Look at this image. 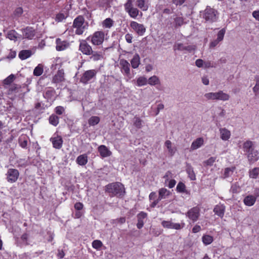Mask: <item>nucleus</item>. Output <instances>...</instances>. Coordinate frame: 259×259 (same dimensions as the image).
Returning a JSON list of instances; mask_svg holds the SVG:
<instances>
[{"mask_svg": "<svg viewBox=\"0 0 259 259\" xmlns=\"http://www.w3.org/2000/svg\"><path fill=\"white\" fill-rule=\"evenodd\" d=\"M105 192L109 193V195L120 197L125 193L123 185L119 182L110 183L105 187Z\"/></svg>", "mask_w": 259, "mask_h": 259, "instance_id": "f257e3e1", "label": "nucleus"}, {"mask_svg": "<svg viewBox=\"0 0 259 259\" xmlns=\"http://www.w3.org/2000/svg\"><path fill=\"white\" fill-rule=\"evenodd\" d=\"M218 15V13L216 10L209 6H207L203 13V18L205 19V22L213 23L217 21Z\"/></svg>", "mask_w": 259, "mask_h": 259, "instance_id": "f03ea898", "label": "nucleus"}, {"mask_svg": "<svg viewBox=\"0 0 259 259\" xmlns=\"http://www.w3.org/2000/svg\"><path fill=\"white\" fill-rule=\"evenodd\" d=\"M204 98L207 100H222L223 101H226L229 100L230 98V96L224 93L222 91H220L218 92H210L208 93H206L204 95Z\"/></svg>", "mask_w": 259, "mask_h": 259, "instance_id": "7ed1b4c3", "label": "nucleus"}, {"mask_svg": "<svg viewBox=\"0 0 259 259\" xmlns=\"http://www.w3.org/2000/svg\"><path fill=\"white\" fill-rule=\"evenodd\" d=\"M134 0H127L124 4V10L129 16L133 18H136L139 14V10L134 7Z\"/></svg>", "mask_w": 259, "mask_h": 259, "instance_id": "20e7f679", "label": "nucleus"}, {"mask_svg": "<svg viewBox=\"0 0 259 259\" xmlns=\"http://www.w3.org/2000/svg\"><path fill=\"white\" fill-rule=\"evenodd\" d=\"M84 21L83 17L81 16H78L74 19L73 26L76 28V34L78 35L82 34L86 29V26L83 25Z\"/></svg>", "mask_w": 259, "mask_h": 259, "instance_id": "39448f33", "label": "nucleus"}, {"mask_svg": "<svg viewBox=\"0 0 259 259\" xmlns=\"http://www.w3.org/2000/svg\"><path fill=\"white\" fill-rule=\"evenodd\" d=\"M105 37L104 32L101 31L95 32L91 37V41L94 45H101L104 41Z\"/></svg>", "mask_w": 259, "mask_h": 259, "instance_id": "423d86ee", "label": "nucleus"}, {"mask_svg": "<svg viewBox=\"0 0 259 259\" xmlns=\"http://www.w3.org/2000/svg\"><path fill=\"white\" fill-rule=\"evenodd\" d=\"M97 74L95 70H89L85 71L80 77V81L84 84H87L92 78H94Z\"/></svg>", "mask_w": 259, "mask_h": 259, "instance_id": "0eeeda50", "label": "nucleus"}, {"mask_svg": "<svg viewBox=\"0 0 259 259\" xmlns=\"http://www.w3.org/2000/svg\"><path fill=\"white\" fill-rule=\"evenodd\" d=\"M186 215L193 222L197 221L200 216V208L195 206L189 209Z\"/></svg>", "mask_w": 259, "mask_h": 259, "instance_id": "6e6552de", "label": "nucleus"}, {"mask_svg": "<svg viewBox=\"0 0 259 259\" xmlns=\"http://www.w3.org/2000/svg\"><path fill=\"white\" fill-rule=\"evenodd\" d=\"M19 176V172L17 169L10 168L6 174L7 180L9 183H14L18 180Z\"/></svg>", "mask_w": 259, "mask_h": 259, "instance_id": "1a4fd4ad", "label": "nucleus"}, {"mask_svg": "<svg viewBox=\"0 0 259 259\" xmlns=\"http://www.w3.org/2000/svg\"><path fill=\"white\" fill-rule=\"evenodd\" d=\"M120 68L121 72L127 77L131 78L130 64L123 59H121L119 62Z\"/></svg>", "mask_w": 259, "mask_h": 259, "instance_id": "9d476101", "label": "nucleus"}, {"mask_svg": "<svg viewBox=\"0 0 259 259\" xmlns=\"http://www.w3.org/2000/svg\"><path fill=\"white\" fill-rule=\"evenodd\" d=\"M162 226L168 229H174L176 230H180L183 228L185 226L184 223H174L171 221H163L161 223Z\"/></svg>", "mask_w": 259, "mask_h": 259, "instance_id": "9b49d317", "label": "nucleus"}, {"mask_svg": "<svg viewBox=\"0 0 259 259\" xmlns=\"http://www.w3.org/2000/svg\"><path fill=\"white\" fill-rule=\"evenodd\" d=\"M130 26L139 35H143L146 31V28L144 25L139 24L136 21H132Z\"/></svg>", "mask_w": 259, "mask_h": 259, "instance_id": "f8f14e48", "label": "nucleus"}, {"mask_svg": "<svg viewBox=\"0 0 259 259\" xmlns=\"http://www.w3.org/2000/svg\"><path fill=\"white\" fill-rule=\"evenodd\" d=\"M196 49V46L194 45H189V46H184V44L182 43H178L176 44L174 46V50H179L180 51H187L188 52H191L193 51H194Z\"/></svg>", "mask_w": 259, "mask_h": 259, "instance_id": "ddd939ff", "label": "nucleus"}, {"mask_svg": "<svg viewBox=\"0 0 259 259\" xmlns=\"http://www.w3.org/2000/svg\"><path fill=\"white\" fill-rule=\"evenodd\" d=\"M79 50L87 55H91L93 51L92 47L85 40H83L80 43Z\"/></svg>", "mask_w": 259, "mask_h": 259, "instance_id": "4468645a", "label": "nucleus"}, {"mask_svg": "<svg viewBox=\"0 0 259 259\" xmlns=\"http://www.w3.org/2000/svg\"><path fill=\"white\" fill-rule=\"evenodd\" d=\"M56 50L58 51H61L67 48L69 44L66 40H62L61 38H58L56 40Z\"/></svg>", "mask_w": 259, "mask_h": 259, "instance_id": "2eb2a0df", "label": "nucleus"}, {"mask_svg": "<svg viewBox=\"0 0 259 259\" xmlns=\"http://www.w3.org/2000/svg\"><path fill=\"white\" fill-rule=\"evenodd\" d=\"M65 80L64 72L63 69L59 70L53 78L52 82L55 83H58Z\"/></svg>", "mask_w": 259, "mask_h": 259, "instance_id": "dca6fc26", "label": "nucleus"}, {"mask_svg": "<svg viewBox=\"0 0 259 259\" xmlns=\"http://www.w3.org/2000/svg\"><path fill=\"white\" fill-rule=\"evenodd\" d=\"M50 141L52 142L54 148L58 149L61 148L63 140L61 136L52 137L50 139Z\"/></svg>", "mask_w": 259, "mask_h": 259, "instance_id": "f3484780", "label": "nucleus"}, {"mask_svg": "<svg viewBox=\"0 0 259 259\" xmlns=\"http://www.w3.org/2000/svg\"><path fill=\"white\" fill-rule=\"evenodd\" d=\"M34 30L31 27H27L23 30V36L24 38L31 39L35 36Z\"/></svg>", "mask_w": 259, "mask_h": 259, "instance_id": "a211bd4d", "label": "nucleus"}, {"mask_svg": "<svg viewBox=\"0 0 259 259\" xmlns=\"http://www.w3.org/2000/svg\"><path fill=\"white\" fill-rule=\"evenodd\" d=\"M147 217V213L144 212H141L137 215L138 223L137 227L138 229H141L144 224V220Z\"/></svg>", "mask_w": 259, "mask_h": 259, "instance_id": "6ab92c4d", "label": "nucleus"}, {"mask_svg": "<svg viewBox=\"0 0 259 259\" xmlns=\"http://www.w3.org/2000/svg\"><path fill=\"white\" fill-rule=\"evenodd\" d=\"M98 151L103 157H108L111 154V152L105 145L100 146L98 147Z\"/></svg>", "mask_w": 259, "mask_h": 259, "instance_id": "aec40b11", "label": "nucleus"}, {"mask_svg": "<svg viewBox=\"0 0 259 259\" xmlns=\"http://www.w3.org/2000/svg\"><path fill=\"white\" fill-rule=\"evenodd\" d=\"M256 201V197L253 195H248L243 199V202L246 206H252Z\"/></svg>", "mask_w": 259, "mask_h": 259, "instance_id": "412c9836", "label": "nucleus"}, {"mask_svg": "<svg viewBox=\"0 0 259 259\" xmlns=\"http://www.w3.org/2000/svg\"><path fill=\"white\" fill-rule=\"evenodd\" d=\"M247 154L248 159L249 161L251 163L254 162L255 161H257L258 158V153L257 151L253 150L252 151L247 153Z\"/></svg>", "mask_w": 259, "mask_h": 259, "instance_id": "4be33fe9", "label": "nucleus"}, {"mask_svg": "<svg viewBox=\"0 0 259 259\" xmlns=\"http://www.w3.org/2000/svg\"><path fill=\"white\" fill-rule=\"evenodd\" d=\"M203 139L202 138H199L194 140L191 146V149L192 150H196L200 148L203 144Z\"/></svg>", "mask_w": 259, "mask_h": 259, "instance_id": "5701e85b", "label": "nucleus"}, {"mask_svg": "<svg viewBox=\"0 0 259 259\" xmlns=\"http://www.w3.org/2000/svg\"><path fill=\"white\" fill-rule=\"evenodd\" d=\"M225 206L223 205H217L213 209L215 214L221 218L223 217L225 213Z\"/></svg>", "mask_w": 259, "mask_h": 259, "instance_id": "b1692460", "label": "nucleus"}, {"mask_svg": "<svg viewBox=\"0 0 259 259\" xmlns=\"http://www.w3.org/2000/svg\"><path fill=\"white\" fill-rule=\"evenodd\" d=\"M221 138L224 141L228 140L231 136L230 132L226 128H221L220 129Z\"/></svg>", "mask_w": 259, "mask_h": 259, "instance_id": "393cba45", "label": "nucleus"}, {"mask_svg": "<svg viewBox=\"0 0 259 259\" xmlns=\"http://www.w3.org/2000/svg\"><path fill=\"white\" fill-rule=\"evenodd\" d=\"M136 5L137 7L143 11H146L148 9V4L146 0H137Z\"/></svg>", "mask_w": 259, "mask_h": 259, "instance_id": "a878e982", "label": "nucleus"}, {"mask_svg": "<svg viewBox=\"0 0 259 259\" xmlns=\"http://www.w3.org/2000/svg\"><path fill=\"white\" fill-rule=\"evenodd\" d=\"M173 17L174 20L173 26L174 27L177 28L180 27L184 23V19L182 17H180L176 15H174Z\"/></svg>", "mask_w": 259, "mask_h": 259, "instance_id": "bb28decb", "label": "nucleus"}, {"mask_svg": "<svg viewBox=\"0 0 259 259\" xmlns=\"http://www.w3.org/2000/svg\"><path fill=\"white\" fill-rule=\"evenodd\" d=\"M19 57L21 60H25L32 55V52L28 50H24L21 51L19 53Z\"/></svg>", "mask_w": 259, "mask_h": 259, "instance_id": "cd10ccee", "label": "nucleus"}, {"mask_svg": "<svg viewBox=\"0 0 259 259\" xmlns=\"http://www.w3.org/2000/svg\"><path fill=\"white\" fill-rule=\"evenodd\" d=\"M76 162L79 165H84L88 162V156L85 154L78 156L76 158Z\"/></svg>", "mask_w": 259, "mask_h": 259, "instance_id": "c85d7f7f", "label": "nucleus"}, {"mask_svg": "<svg viewBox=\"0 0 259 259\" xmlns=\"http://www.w3.org/2000/svg\"><path fill=\"white\" fill-rule=\"evenodd\" d=\"M186 170L191 180H195L196 179V176L193 168L190 164H187Z\"/></svg>", "mask_w": 259, "mask_h": 259, "instance_id": "c756f323", "label": "nucleus"}, {"mask_svg": "<svg viewBox=\"0 0 259 259\" xmlns=\"http://www.w3.org/2000/svg\"><path fill=\"white\" fill-rule=\"evenodd\" d=\"M243 149L247 153L253 150V143L251 141H247L243 144Z\"/></svg>", "mask_w": 259, "mask_h": 259, "instance_id": "7c9ffc66", "label": "nucleus"}, {"mask_svg": "<svg viewBox=\"0 0 259 259\" xmlns=\"http://www.w3.org/2000/svg\"><path fill=\"white\" fill-rule=\"evenodd\" d=\"M170 194V192L165 188H161L159 190V199H165Z\"/></svg>", "mask_w": 259, "mask_h": 259, "instance_id": "2f4dec72", "label": "nucleus"}, {"mask_svg": "<svg viewBox=\"0 0 259 259\" xmlns=\"http://www.w3.org/2000/svg\"><path fill=\"white\" fill-rule=\"evenodd\" d=\"M148 83L151 85H155L159 84L160 81L158 77L156 75H153L148 79Z\"/></svg>", "mask_w": 259, "mask_h": 259, "instance_id": "473e14b6", "label": "nucleus"}, {"mask_svg": "<svg viewBox=\"0 0 259 259\" xmlns=\"http://www.w3.org/2000/svg\"><path fill=\"white\" fill-rule=\"evenodd\" d=\"M131 63L132 66L134 68H137L138 67L140 64V57L139 55L136 54L131 60Z\"/></svg>", "mask_w": 259, "mask_h": 259, "instance_id": "72a5a7b5", "label": "nucleus"}, {"mask_svg": "<svg viewBox=\"0 0 259 259\" xmlns=\"http://www.w3.org/2000/svg\"><path fill=\"white\" fill-rule=\"evenodd\" d=\"M165 146L167 148L170 155L172 156L175 154L176 149L175 147L171 146V142L169 140L166 141Z\"/></svg>", "mask_w": 259, "mask_h": 259, "instance_id": "f704fd0d", "label": "nucleus"}, {"mask_svg": "<svg viewBox=\"0 0 259 259\" xmlns=\"http://www.w3.org/2000/svg\"><path fill=\"white\" fill-rule=\"evenodd\" d=\"M235 167L232 166L231 167H227L224 169V172L223 174V178L225 179L232 176L234 171L235 169Z\"/></svg>", "mask_w": 259, "mask_h": 259, "instance_id": "c9c22d12", "label": "nucleus"}, {"mask_svg": "<svg viewBox=\"0 0 259 259\" xmlns=\"http://www.w3.org/2000/svg\"><path fill=\"white\" fill-rule=\"evenodd\" d=\"M148 83V79L145 76H140L137 79V85L138 87L145 85Z\"/></svg>", "mask_w": 259, "mask_h": 259, "instance_id": "e433bc0d", "label": "nucleus"}, {"mask_svg": "<svg viewBox=\"0 0 259 259\" xmlns=\"http://www.w3.org/2000/svg\"><path fill=\"white\" fill-rule=\"evenodd\" d=\"M42 66L40 64H38L34 69L33 74L35 76H38L42 74L43 73Z\"/></svg>", "mask_w": 259, "mask_h": 259, "instance_id": "4c0bfd02", "label": "nucleus"}, {"mask_svg": "<svg viewBox=\"0 0 259 259\" xmlns=\"http://www.w3.org/2000/svg\"><path fill=\"white\" fill-rule=\"evenodd\" d=\"M100 121V118L98 116H92L88 121L90 125L94 126L97 124Z\"/></svg>", "mask_w": 259, "mask_h": 259, "instance_id": "58836bf2", "label": "nucleus"}, {"mask_svg": "<svg viewBox=\"0 0 259 259\" xmlns=\"http://www.w3.org/2000/svg\"><path fill=\"white\" fill-rule=\"evenodd\" d=\"M143 121L138 117H135L133 120L134 125L138 128H141L143 126Z\"/></svg>", "mask_w": 259, "mask_h": 259, "instance_id": "ea45409f", "label": "nucleus"}, {"mask_svg": "<svg viewBox=\"0 0 259 259\" xmlns=\"http://www.w3.org/2000/svg\"><path fill=\"white\" fill-rule=\"evenodd\" d=\"M259 174V168L255 167L249 171V177L252 179L257 178Z\"/></svg>", "mask_w": 259, "mask_h": 259, "instance_id": "a19ab883", "label": "nucleus"}, {"mask_svg": "<svg viewBox=\"0 0 259 259\" xmlns=\"http://www.w3.org/2000/svg\"><path fill=\"white\" fill-rule=\"evenodd\" d=\"M202 241L205 245L210 244L213 241V237L210 235H204L202 237Z\"/></svg>", "mask_w": 259, "mask_h": 259, "instance_id": "79ce46f5", "label": "nucleus"}, {"mask_svg": "<svg viewBox=\"0 0 259 259\" xmlns=\"http://www.w3.org/2000/svg\"><path fill=\"white\" fill-rule=\"evenodd\" d=\"M49 122L54 126H56L59 123V118L55 115H52L49 118Z\"/></svg>", "mask_w": 259, "mask_h": 259, "instance_id": "37998d69", "label": "nucleus"}, {"mask_svg": "<svg viewBox=\"0 0 259 259\" xmlns=\"http://www.w3.org/2000/svg\"><path fill=\"white\" fill-rule=\"evenodd\" d=\"M91 54L92 56L91 57V59L94 61H98L103 58V56L101 53L92 51Z\"/></svg>", "mask_w": 259, "mask_h": 259, "instance_id": "c03bdc74", "label": "nucleus"}, {"mask_svg": "<svg viewBox=\"0 0 259 259\" xmlns=\"http://www.w3.org/2000/svg\"><path fill=\"white\" fill-rule=\"evenodd\" d=\"M68 17V14L65 13H59L56 15V21L58 22H61L65 19Z\"/></svg>", "mask_w": 259, "mask_h": 259, "instance_id": "a18cd8bd", "label": "nucleus"}, {"mask_svg": "<svg viewBox=\"0 0 259 259\" xmlns=\"http://www.w3.org/2000/svg\"><path fill=\"white\" fill-rule=\"evenodd\" d=\"M17 33L15 30H10L7 33V37L11 40H16Z\"/></svg>", "mask_w": 259, "mask_h": 259, "instance_id": "49530a36", "label": "nucleus"}, {"mask_svg": "<svg viewBox=\"0 0 259 259\" xmlns=\"http://www.w3.org/2000/svg\"><path fill=\"white\" fill-rule=\"evenodd\" d=\"M113 20L111 18H106L103 22V26L106 28H110L113 25Z\"/></svg>", "mask_w": 259, "mask_h": 259, "instance_id": "de8ad7c7", "label": "nucleus"}, {"mask_svg": "<svg viewBox=\"0 0 259 259\" xmlns=\"http://www.w3.org/2000/svg\"><path fill=\"white\" fill-rule=\"evenodd\" d=\"M102 245V242L99 240H94L92 243L93 247L96 249H100Z\"/></svg>", "mask_w": 259, "mask_h": 259, "instance_id": "09e8293b", "label": "nucleus"}, {"mask_svg": "<svg viewBox=\"0 0 259 259\" xmlns=\"http://www.w3.org/2000/svg\"><path fill=\"white\" fill-rule=\"evenodd\" d=\"M226 32L225 28H223L221 30H220L217 34V38L219 40H221V41L223 40L224 35Z\"/></svg>", "mask_w": 259, "mask_h": 259, "instance_id": "8fccbe9b", "label": "nucleus"}, {"mask_svg": "<svg viewBox=\"0 0 259 259\" xmlns=\"http://www.w3.org/2000/svg\"><path fill=\"white\" fill-rule=\"evenodd\" d=\"M14 79L15 76L13 74H11L4 80V83L7 85L10 84L13 81Z\"/></svg>", "mask_w": 259, "mask_h": 259, "instance_id": "3c124183", "label": "nucleus"}, {"mask_svg": "<svg viewBox=\"0 0 259 259\" xmlns=\"http://www.w3.org/2000/svg\"><path fill=\"white\" fill-rule=\"evenodd\" d=\"M215 157H211L207 160L204 161V164L207 166H211L215 161Z\"/></svg>", "mask_w": 259, "mask_h": 259, "instance_id": "603ef678", "label": "nucleus"}, {"mask_svg": "<svg viewBox=\"0 0 259 259\" xmlns=\"http://www.w3.org/2000/svg\"><path fill=\"white\" fill-rule=\"evenodd\" d=\"M230 191L233 193H238L240 191V187L237 184H234L232 185Z\"/></svg>", "mask_w": 259, "mask_h": 259, "instance_id": "864d4df0", "label": "nucleus"}, {"mask_svg": "<svg viewBox=\"0 0 259 259\" xmlns=\"http://www.w3.org/2000/svg\"><path fill=\"white\" fill-rule=\"evenodd\" d=\"M185 185L182 182H179L177 186V190L179 192H184L185 190Z\"/></svg>", "mask_w": 259, "mask_h": 259, "instance_id": "5fc2aeb1", "label": "nucleus"}, {"mask_svg": "<svg viewBox=\"0 0 259 259\" xmlns=\"http://www.w3.org/2000/svg\"><path fill=\"white\" fill-rule=\"evenodd\" d=\"M23 9L21 7L16 8L14 11V15L16 17H20L23 13Z\"/></svg>", "mask_w": 259, "mask_h": 259, "instance_id": "6e6d98bb", "label": "nucleus"}, {"mask_svg": "<svg viewBox=\"0 0 259 259\" xmlns=\"http://www.w3.org/2000/svg\"><path fill=\"white\" fill-rule=\"evenodd\" d=\"M54 95V91L52 90H48L44 94V97L46 98L50 99Z\"/></svg>", "mask_w": 259, "mask_h": 259, "instance_id": "4d7b16f0", "label": "nucleus"}, {"mask_svg": "<svg viewBox=\"0 0 259 259\" xmlns=\"http://www.w3.org/2000/svg\"><path fill=\"white\" fill-rule=\"evenodd\" d=\"M56 113L58 115H61L64 111V108L62 106H57L55 108Z\"/></svg>", "mask_w": 259, "mask_h": 259, "instance_id": "13d9d810", "label": "nucleus"}, {"mask_svg": "<svg viewBox=\"0 0 259 259\" xmlns=\"http://www.w3.org/2000/svg\"><path fill=\"white\" fill-rule=\"evenodd\" d=\"M221 40H219L218 39H216L213 41H212L210 44H209V47L211 48H213L215 47H216L220 42H221Z\"/></svg>", "mask_w": 259, "mask_h": 259, "instance_id": "bf43d9fd", "label": "nucleus"}, {"mask_svg": "<svg viewBox=\"0 0 259 259\" xmlns=\"http://www.w3.org/2000/svg\"><path fill=\"white\" fill-rule=\"evenodd\" d=\"M19 144L21 147L26 148L27 145V141L25 140H22V138L19 139Z\"/></svg>", "mask_w": 259, "mask_h": 259, "instance_id": "052dcab7", "label": "nucleus"}, {"mask_svg": "<svg viewBox=\"0 0 259 259\" xmlns=\"http://www.w3.org/2000/svg\"><path fill=\"white\" fill-rule=\"evenodd\" d=\"M125 38L126 39V41L128 43H132V39H133V36L131 34H126L125 36Z\"/></svg>", "mask_w": 259, "mask_h": 259, "instance_id": "680f3d73", "label": "nucleus"}, {"mask_svg": "<svg viewBox=\"0 0 259 259\" xmlns=\"http://www.w3.org/2000/svg\"><path fill=\"white\" fill-rule=\"evenodd\" d=\"M203 63V61L200 59H197L195 62L196 65L198 67H202Z\"/></svg>", "mask_w": 259, "mask_h": 259, "instance_id": "e2e57ef3", "label": "nucleus"}, {"mask_svg": "<svg viewBox=\"0 0 259 259\" xmlns=\"http://www.w3.org/2000/svg\"><path fill=\"white\" fill-rule=\"evenodd\" d=\"M201 230V227L199 225H195L192 229V232L196 233L199 232Z\"/></svg>", "mask_w": 259, "mask_h": 259, "instance_id": "0e129e2a", "label": "nucleus"}, {"mask_svg": "<svg viewBox=\"0 0 259 259\" xmlns=\"http://www.w3.org/2000/svg\"><path fill=\"white\" fill-rule=\"evenodd\" d=\"M74 207L76 210H81L83 207V204L80 202H77L75 204Z\"/></svg>", "mask_w": 259, "mask_h": 259, "instance_id": "69168bd1", "label": "nucleus"}, {"mask_svg": "<svg viewBox=\"0 0 259 259\" xmlns=\"http://www.w3.org/2000/svg\"><path fill=\"white\" fill-rule=\"evenodd\" d=\"M252 16L259 21V10L254 11L252 12Z\"/></svg>", "mask_w": 259, "mask_h": 259, "instance_id": "338daca9", "label": "nucleus"}, {"mask_svg": "<svg viewBox=\"0 0 259 259\" xmlns=\"http://www.w3.org/2000/svg\"><path fill=\"white\" fill-rule=\"evenodd\" d=\"M185 0H172V3L176 5H182L184 3Z\"/></svg>", "mask_w": 259, "mask_h": 259, "instance_id": "774afa93", "label": "nucleus"}]
</instances>
